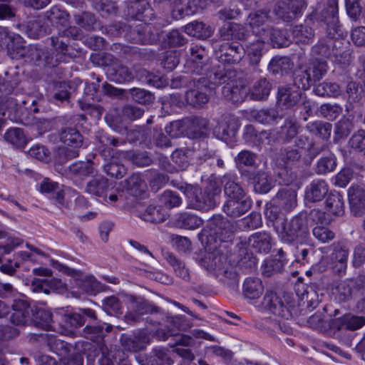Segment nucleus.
<instances>
[{"label": "nucleus", "instance_id": "nucleus-48", "mask_svg": "<svg viewBox=\"0 0 365 365\" xmlns=\"http://www.w3.org/2000/svg\"><path fill=\"white\" fill-rule=\"evenodd\" d=\"M185 32L189 36L197 38H206L211 36L212 31L209 26L200 21H193L185 26Z\"/></svg>", "mask_w": 365, "mask_h": 365}, {"label": "nucleus", "instance_id": "nucleus-8", "mask_svg": "<svg viewBox=\"0 0 365 365\" xmlns=\"http://www.w3.org/2000/svg\"><path fill=\"white\" fill-rule=\"evenodd\" d=\"M99 57L102 61V65L108 67L107 73L110 80L120 83L130 81L134 78L132 71L127 66L118 63L111 54L103 53Z\"/></svg>", "mask_w": 365, "mask_h": 365}, {"label": "nucleus", "instance_id": "nucleus-45", "mask_svg": "<svg viewBox=\"0 0 365 365\" xmlns=\"http://www.w3.org/2000/svg\"><path fill=\"white\" fill-rule=\"evenodd\" d=\"M265 42L263 39L257 37L256 41L250 43L245 50L247 54L250 63L257 66L261 60L262 56V51L264 49Z\"/></svg>", "mask_w": 365, "mask_h": 365}, {"label": "nucleus", "instance_id": "nucleus-26", "mask_svg": "<svg viewBox=\"0 0 365 365\" xmlns=\"http://www.w3.org/2000/svg\"><path fill=\"white\" fill-rule=\"evenodd\" d=\"M349 250L341 244L333 245V252L331 255V264L333 270L339 274L344 272L347 267Z\"/></svg>", "mask_w": 365, "mask_h": 365}, {"label": "nucleus", "instance_id": "nucleus-56", "mask_svg": "<svg viewBox=\"0 0 365 365\" xmlns=\"http://www.w3.org/2000/svg\"><path fill=\"white\" fill-rule=\"evenodd\" d=\"M120 158L128 159L139 167L148 166L152 163V159L147 152L135 153L133 151H121Z\"/></svg>", "mask_w": 365, "mask_h": 365}, {"label": "nucleus", "instance_id": "nucleus-52", "mask_svg": "<svg viewBox=\"0 0 365 365\" xmlns=\"http://www.w3.org/2000/svg\"><path fill=\"white\" fill-rule=\"evenodd\" d=\"M177 224L185 229L195 230L202 225V220L192 213L182 212L179 215Z\"/></svg>", "mask_w": 365, "mask_h": 365}, {"label": "nucleus", "instance_id": "nucleus-54", "mask_svg": "<svg viewBox=\"0 0 365 365\" xmlns=\"http://www.w3.org/2000/svg\"><path fill=\"white\" fill-rule=\"evenodd\" d=\"M4 139L9 143L16 147H23L27 143V138L22 129L12 128L4 134Z\"/></svg>", "mask_w": 365, "mask_h": 365}, {"label": "nucleus", "instance_id": "nucleus-29", "mask_svg": "<svg viewBox=\"0 0 365 365\" xmlns=\"http://www.w3.org/2000/svg\"><path fill=\"white\" fill-rule=\"evenodd\" d=\"M93 172L94 168L91 160L80 161L69 166L68 175L76 184H78L83 178L92 175Z\"/></svg>", "mask_w": 365, "mask_h": 365}, {"label": "nucleus", "instance_id": "nucleus-28", "mask_svg": "<svg viewBox=\"0 0 365 365\" xmlns=\"http://www.w3.org/2000/svg\"><path fill=\"white\" fill-rule=\"evenodd\" d=\"M272 200L273 205L285 211H290L297 205V192L293 189L283 188Z\"/></svg>", "mask_w": 365, "mask_h": 365}, {"label": "nucleus", "instance_id": "nucleus-6", "mask_svg": "<svg viewBox=\"0 0 365 365\" xmlns=\"http://www.w3.org/2000/svg\"><path fill=\"white\" fill-rule=\"evenodd\" d=\"M327 68L325 61H313L307 68L296 71L292 84L296 85L301 91L307 90L325 75Z\"/></svg>", "mask_w": 365, "mask_h": 365}, {"label": "nucleus", "instance_id": "nucleus-40", "mask_svg": "<svg viewBox=\"0 0 365 365\" xmlns=\"http://www.w3.org/2000/svg\"><path fill=\"white\" fill-rule=\"evenodd\" d=\"M96 138L99 143L98 149L101 153V155L106 159V158L114 155V150L110 148V146L113 145L116 147L122 143L120 142L118 139L109 136L103 133H99Z\"/></svg>", "mask_w": 365, "mask_h": 365}, {"label": "nucleus", "instance_id": "nucleus-34", "mask_svg": "<svg viewBox=\"0 0 365 365\" xmlns=\"http://www.w3.org/2000/svg\"><path fill=\"white\" fill-rule=\"evenodd\" d=\"M328 185L324 180H314L307 187L305 197L310 202L321 201L328 192Z\"/></svg>", "mask_w": 365, "mask_h": 365}, {"label": "nucleus", "instance_id": "nucleus-24", "mask_svg": "<svg viewBox=\"0 0 365 365\" xmlns=\"http://www.w3.org/2000/svg\"><path fill=\"white\" fill-rule=\"evenodd\" d=\"M348 198L351 212L361 215L365 212V189L361 186H351L348 190Z\"/></svg>", "mask_w": 365, "mask_h": 365}, {"label": "nucleus", "instance_id": "nucleus-64", "mask_svg": "<svg viewBox=\"0 0 365 365\" xmlns=\"http://www.w3.org/2000/svg\"><path fill=\"white\" fill-rule=\"evenodd\" d=\"M132 99L140 104H148L153 102V94L144 89L133 88L128 90Z\"/></svg>", "mask_w": 365, "mask_h": 365}, {"label": "nucleus", "instance_id": "nucleus-44", "mask_svg": "<svg viewBox=\"0 0 365 365\" xmlns=\"http://www.w3.org/2000/svg\"><path fill=\"white\" fill-rule=\"evenodd\" d=\"M62 319L66 324V327L60 328L59 331L63 334H69L73 329H77L84 324L83 317L76 312H66L62 317Z\"/></svg>", "mask_w": 365, "mask_h": 365}, {"label": "nucleus", "instance_id": "nucleus-39", "mask_svg": "<svg viewBox=\"0 0 365 365\" xmlns=\"http://www.w3.org/2000/svg\"><path fill=\"white\" fill-rule=\"evenodd\" d=\"M300 128L301 126L297 120L290 118H287L280 128L279 138L283 142L289 143L298 135Z\"/></svg>", "mask_w": 365, "mask_h": 365}, {"label": "nucleus", "instance_id": "nucleus-18", "mask_svg": "<svg viewBox=\"0 0 365 365\" xmlns=\"http://www.w3.org/2000/svg\"><path fill=\"white\" fill-rule=\"evenodd\" d=\"M237 126L234 118L230 116L222 118L213 129L214 135L225 143L231 141L235 136Z\"/></svg>", "mask_w": 365, "mask_h": 365}, {"label": "nucleus", "instance_id": "nucleus-16", "mask_svg": "<svg viewBox=\"0 0 365 365\" xmlns=\"http://www.w3.org/2000/svg\"><path fill=\"white\" fill-rule=\"evenodd\" d=\"M60 138L65 145L73 148L71 150L68 149L66 153V157L68 158L77 157L78 151L76 148L81 147L83 143L81 134L74 128H65L61 131Z\"/></svg>", "mask_w": 365, "mask_h": 365}, {"label": "nucleus", "instance_id": "nucleus-25", "mask_svg": "<svg viewBox=\"0 0 365 365\" xmlns=\"http://www.w3.org/2000/svg\"><path fill=\"white\" fill-rule=\"evenodd\" d=\"M257 37L263 39L264 42H270L273 46L283 47L289 44L285 34L279 29L272 26L262 28L257 32Z\"/></svg>", "mask_w": 365, "mask_h": 365}, {"label": "nucleus", "instance_id": "nucleus-37", "mask_svg": "<svg viewBox=\"0 0 365 365\" xmlns=\"http://www.w3.org/2000/svg\"><path fill=\"white\" fill-rule=\"evenodd\" d=\"M130 308L132 312L128 313L125 317L133 321H138L140 316L148 313H152L156 310V308L150 304L149 302L140 299H133L130 302Z\"/></svg>", "mask_w": 365, "mask_h": 365}, {"label": "nucleus", "instance_id": "nucleus-63", "mask_svg": "<svg viewBox=\"0 0 365 365\" xmlns=\"http://www.w3.org/2000/svg\"><path fill=\"white\" fill-rule=\"evenodd\" d=\"M123 349L128 351L137 352L145 348V345L137 336H122L120 339Z\"/></svg>", "mask_w": 365, "mask_h": 365}, {"label": "nucleus", "instance_id": "nucleus-17", "mask_svg": "<svg viewBox=\"0 0 365 365\" xmlns=\"http://www.w3.org/2000/svg\"><path fill=\"white\" fill-rule=\"evenodd\" d=\"M301 96L302 91L296 85L288 84L279 88L277 102L279 106L289 108L299 103Z\"/></svg>", "mask_w": 365, "mask_h": 365}, {"label": "nucleus", "instance_id": "nucleus-35", "mask_svg": "<svg viewBox=\"0 0 365 365\" xmlns=\"http://www.w3.org/2000/svg\"><path fill=\"white\" fill-rule=\"evenodd\" d=\"M46 17L38 16L29 20L25 26V31L29 37L37 38L47 33Z\"/></svg>", "mask_w": 365, "mask_h": 365}, {"label": "nucleus", "instance_id": "nucleus-46", "mask_svg": "<svg viewBox=\"0 0 365 365\" xmlns=\"http://www.w3.org/2000/svg\"><path fill=\"white\" fill-rule=\"evenodd\" d=\"M250 117L262 124H272L280 118L278 113L274 109L252 110Z\"/></svg>", "mask_w": 365, "mask_h": 365}, {"label": "nucleus", "instance_id": "nucleus-15", "mask_svg": "<svg viewBox=\"0 0 365 365\" xmlns=\"http://www.w3.org/2000/svg\"><path fill=\"white\" fill-rule=\"evenodd\" d=\"M9 51L12 58H24L25 61L37 63L43 57L46 63H51L46 53L35 46L17 47L16 51L14 50L13 51H11L9 48Z\"/></svg>", "mask_w": 365, "mask_h": 365}, {"label": "nucleus", "instance_id": "nucleus-41", "mask_svg": "<svg viewBox=\"0 0 365 365\" xmlns=\"http://www.w3.org/2000/svg\"><path fill=\"white\" fill-rule=\"evenodd\" d=\"M272 89L271 83L266 78L257 81L250 91V97L255 101H262L267 98Z\"/></svg>", "mask_w": 365, "mask_h": 365}, {"label": "nucleus", "instance_id": "nucleus-3", "mask_svg": "<svg viewBox=\"0 0 365 365\" xmlns=\"http://www.w3.org/2000/svg\"><path fill=\"white\" fill-rule=\"evenodd\" d=\"M221 187L218 182L210 180L203 190H195L193 196L189 197L188 205L192 209L209 210L219 202Z\"/></svg>", "mask_w": 365, "mask_h": 365}, {"label": "nucleus", "instance_id": "nucleus-42", "mask_svg": "<svg viewBox=\"0 0 365 365\" xmlns=\"http://www.w3.org/2000/svg\"><path fill=\"white\" fill-rule=\"evenodd\" d=\"M163 256L165 260L173 267L177 276L185 281L190 280L189 269L183 262L176 258L173 253L169 252H164Z\"/></svg>", "mask_w": 365, "mask_h": 365}, {"label": "nucleus", "instance_id": "nucleus-60", "mask_svg": "<svg viewBox=\"0 0 365 365\" xmlns=\"http://www.w3.org/2000/svg\"><path fill=\"white\" fill-rule=\"evenodd\" d=\"M292 34L297 42L309 43L314 34L312 28L307 25H297L292 30Z\"/></svg>", "mask_w": 365, "mask_h": 365}, {"label": "nucleus", "instance_id": "nucleus-43", "mask_svg": "<svg viewBox=\"0 0 365 365\" xmlns=\"http://www.w3.org/2000/svg\"><path fill=\"white\" fill-rule=\"evenodd\" d=\"M294 145L302 155L307 154L311 158L316 157L321 151V149L317 148L314 142L305 135H300L296 140Z\"/></svg>", "mask_w": 365, "mask_h": 365}, {"label": "nucleus", "instance_id": "nucleus-53", "mask_svg": "<svg viewBox=\"0 0 365 365\" xmlns=\"http://www.w3.org/2000/svg\"><path fill=\"white\" fill-rule=\"evenodd\" d=\"M71 86L68 82H56L53 85L51 98L56 102L68 101L71 95Z\"/></svg>", "mask_w": 365, "mask_h": 365}, {"label": "nucleus", "instance_id": "nucleus-12", "mask_svg": "<svg viewBox=\"0 0 365 365\" xmlns=\"http://www.w3.org/2000/svg\"><path fill=\"white\" fill-rule=\"evenodd\" d=\"M13 313L10 321L16 325H31L34 307L24 299H15L12 304Z\"/></svg>", "mask_w": 365, "mask_h": 365}, {"label": "nucleus", "instance_id": "nucleus-10", "mask_svg": "<svg viewBox=\"0 0 365 365\" xmlns=\"http://www.w3.org/2000/svg\"><path fill=\"white\" fill-rule=\"evenodd\" d=\"M304 7V0H280L275 6L274 12L284 21H291L298 18Z\"/></svg>", "mask_w": 365, "mask_h": 365}, {"label": "nucleus", "instance_id": "nucleus-7", "mask_svg": "<svg viewBox=\"0 0 365 365\" xmlns=\"http://www.w3.org/2000/svg\"><path fill=\"white\" fill-rule=\"evenodd\" d=\"M219 56H218V63L217 65H214L212 67V70L220 65H222L226 68H231L234 71H235L238 75V76L243 81L244 79L242 77V74L239 73L232 66L225 64H234L239 63L245 53V48L238 43H229L225 42L220 45L219 48Z\"/></svg>", "mask_w": 365, "mask_h": 365}, {"label": "nucleus", "instance_id": "nucleus-22", "mask_svg": "<svg viewBox=\"0 0 365 365\" xmlns=\"http://www.w3.org/2000/svg\"><path fill=\"white\" fill-rule=\"evenodd\" d=\"M127 14L133 19L145 21L151 19L153 13L146 0H135L128 4Z\"/></svg>", "mask_w": 365, "mask_h": 365}, {"label": "nucleus", "instance_id": "nucleus-61", "mask_svg": "<svg viewBox=\"0 0 365 365\" xmlns=\"http://www.w3.org/2000/svg\"><path fill=\"white\" fill-rule=\"evenodd\" d=\"M110 161L103 166L105 173L113 178H122L126 173L125 168L123 165L117 163L114 155L109 156Z\"/></svg>", "mask_w": 365, "mask_h": 365}, {"label": "nucleus", "instance_id": "nucleus-36", "mask_svg": "<svg viewBox=\"0 0 365 365\" xmlns=\"http://www.w3.org/2000/svg\"><path fill=\"white\" fill-rule=\"evenodd\" d=\"M222 182L224 183V191L228 199H236L247 197L243 189L237 182V177L227 174L224 175Z\"/></svg>", "mask_w": 365, "mask_h": 365}, {"label": "nucleus", "instance_id": "nucleus-38", "mask_svg": "<svg viewBox=\"0 0 365 365\" xmlns=\"http://www.w3.org/2000/svg\"><path fill=\"white\" fill-rule=\"evenodd\" d=\"M192 54V72L199 76H208L212 68L208 63H202V61H197L203 58V50H200L197 46L190 48Z\"/></svg>", "mask_w": 365, "mask_h": 365}, {"label": "nucleus", "instance_id": "nucleus-31", "mask_svg": "<svg viewBox=\"0 0 365 365\" xmlns=\"http://www.w3.org/2000/svg\"><path fill=\"white\" fill-rule=\"evenodd\" d=\"M272 21L269 11L264 9L252 11L247 18V24L257 32L262 28L269 26L268 23Z\"/></svg>", "mask_w": 365, "mask_h": 365}, {"label": "nucleus", "instance_id": "nucleus-49", "mask_svg": "<svg viewBox=\"0 0 365 365\" xmlns=\"http://www.w3.org/2000/svg\"><path fill=\"white\" fill-rule=\"evenodd\" d=\"M157 4H166L170 6L176 7L185 4V7H181L178 10L185 15H192L198 11V6L195 0H154Z\"/></svg>", "mask_w": 365, "mask_h": 365}, {"label": "nucleus", "instance_id": "nucleus-58", "mask_svg": "<svg viewBox=\"0 0 365 365\" xmlns=\"http://www.w3.org/2000/svg\"><path fill=\"white\" fill-rule=\"evenodd\" d=\"M292 67V63L289 58L287 56H276L274 57L269 62L268 69L274 74L280 72H287Z\"/></svg>", "mask_w": 365, "mask_h": 365}, {"label": "nucleus", "instance_id": "nucleus-27", "mask_svg": "<svg viewBox=\"0 0 365 365\" xmlns=\"http://www.w3.org/2000/svg\"><path fill=\"white\" fill-rule=\"evenodd\" d=\"M249 245L258 252L267 254L273 245V238L268 232H257L249 237Z\"/></svg>", "mask_w": 365, "mask_h": 365}, {"label": "nucleus", "instance_id": "nucleus-19", "mask_svg": "<svg viewBox=\"0 0 365 365\" xmlns=\"http://www.w3.org/2000/svg\"><path fill=\"white\" fill-rule=\"evenodd\" d=\"M134 32L133 40L135 42L141 44H151L159 40L162 30L153 24H145L143 26H138Z\"/></svg>", "mask_w": 365, "mask_h": 365}, {"label": "nucleus", "instance_id": "nucleus-32", "mask_svg": "<svg viewBox=\"0 0 365 365\" xmlns=\"http://www.w3.org/2000/svg\"><path fill=\"white\" fill-rule=\"evenodd\" d=\"M264 292L262 280L257 277H247L242 286V294L246 299L253 300L258 299Z\"/></svg>", "mask_w": 365, "mask_h": 365}, {"label": "nucleus", "instance_id": "nucleus-23", "mask_svg": "<svg viewBox=\"0 0 365 365\" xmlns=\"http://www.w3.org/2000/svg\"><path fill=\"white\" fill-rule=\"evenodd\" d=\"M330 59L341 68L349 66L352 57L349 42L342 38L339 41H336V46Z\"/></svg>", "mask_w": 365, "mask_h": 365}, {"label": "nucleus", "instance_id": "nucleus-2", "mask_svg": "<svg viewBox=\"0 0 365 365\" xmlns=\"http://www.w3.org/2000/svg\"><path fill=\"white\" fill-rule=\"evenodd\" d=\"M281 210L279 206L273 205L272 200L265 212L266 217L272 222L281 241L287 244L305 241L309 235L307 214L300 212L287 221L280 212Z\"/></svg>", "mask_w": 365, "mask_h": 365}, {"label": "nucleus", "instance_id": "nucleus-30", "mask_svg": "<svg viewBox=\"0 0 365 365\" xmlns=\"http://www.w3.org/2000/svg\"><path fill=\"white\" fill-rule=\"evenodd\" d=\"M31 325L46 331L56 329V322L53 319L51 313L36 307H34Z\"/></svg>", "mask_w": 365, "mask_h": 365}, {"label": "nucleus", "instance_id": "nucleus-57", "mask_svg": "<svg viewBox=\"0 0 365 365\" xmlns=\"http://www.w3.org/2000/svg\"><path fill=\"white\" fill-rule=\"evenodd\" d=\"M101 356L98 359L100 365H114V361L118 358L119 360H123L124 358H121L124 356L123 351L119 349H108L106 346H101Z\"/></svg>", "mask_w": 365, "mask_h": 365}, {"label": "nucleus", "instance_id": "nucleus-13", "mask_svg": "<svg viewBox=\"0 0 365 365\" xmlns=\"http://www.w3.org/2000/svg\"><path fill=\"white\" fill-rule=\"evenodd\" d=\"M343 36V31H340L339 34H329L327 31V35L322 37L318 43L312 47V53L316 56L330 59L336 46V41H339Z\"/></svg>", "mask_w": 365, "mask_h": 365}, {"label": "nucleus", "instance_id": "nucleus-55", "mask_svg": "<svg viewBox=\"0 0 365 365\" xmlns=\"http://www.w3.org/2000/svg\"><path fill=\"white\" fill-rule=\"evenodd\" d=\"M170 358L164 349L156 348L145 356V365H165L169 364Z\"/></svg>", "mask_w": 365, "mask_h": 365}, {"label": "nucleus", "instance_id": "nucleus-5", "mask_svg": "<svg viewBox=\"0 0 365 365\" xmlns=\"http://www.w3.org/2000/svg\"><path fill=\"white\" fill-rule=\"evenodd\" d=\"M200 264L207 270L213 272L216 277L222 276L230 279L237 277L234 267L227 263V256L220 250L206 253L200 259Z\"/></svg>", "mask_w": 365, "mask_h": 365}, {"label": "nucleus", "instance_id": "nucleus-51", "mask_svg": "<svg viewBox=\"0 0 365 365\" xmlns=\"http://www.w3.org/2000/svg\"><path fill=\"white\" fill-rule=\"evenodd\" d=\"M314 92L319 96L337 97L341 95V89L336 83L324 81L317 85Z\"/></svg>", "mask_w": 365, "mask_h": 365}, {"label": "nucleus", "instance_id": "nucleus-47", "mask_svg": "<svg viewBox=\"0 0 365 365\" xmlns=\"http://www.w3.org/2000/svg\"><path fill=\"white\" fill-rule=\"evenodd\" d=\"M328 210L336 215H341L344 212V202L342 195L336 191L331 192L326 200Z\"/></svg>", "mask_w": 365, "mask_h": 365}, {"label": "nucleus", "instance_id": "nucleus-50", "mask_svg": "<svg viewBox=\"0 0 365 365\" xmlns=\"http://www.w3.org/2000/svg\"><path fill=\"white\" fill-rule=\"evenodd\" d=\"M331 128V124L323 121H314L309 123L306 125V129L309 133L314 135H318L324 140L329 138Z\"/></svg>", "mask_w": 365, "mask_h": 365}, {"label": "nucleus", "instance_id": "nucleus-14", "mask_svg": "<svg viewBox=\"0 0 365 365\" xmlns=\"http://www.w3.org/2000/svg\"><path fill=\"white\" fill-rule=\"evenodd\" d=\"M208 227L211 234L216 235L222 242L230 240L232 237V228L230 221L222 216L214 215L208 220Z\"/></svg>", "mask_w": 365, "mask_h": 365}, {"label": "nucleus", "instance_id": "nucleus-21", "mask_svg": "<svg viewBox=\"0 0 365 365\" xmlns=\"http://www.w3.org/2000/svg\"><path fill=\"white\" fill-rule=\"evenodd\" d=\"M99 88V84L96 83H87L84 94L85 98L79 101V104L82 110H89V113L95 118H100L101 115V109L100 107L93 106L89 101L97 98V91Z\"/></svg>", "mask_w": 365, "mask_h": 365}, {"label": "nucleus", "instance_id": "nucleus-11", "mask_svg": "<svg viewBox=\"0 0 365 365\" xmlns=\"http://www.w3.org/2000/svg\"><path fill=\"white\" fill-rule=\"evenodd\" d=\"M320 19L327 24L328 34H339L342 31L338 17V0H327L320 13Z\"/></svg>", "mask_w": 365, "mask_h": 365}, {"label": "nucleus", "instance_id": "nucleus-62", "mask_svg": "<svg viewBox=\"0 0 365 365\" xmlns=\"http://www.w3.org/2000/svg\"><path fill=\"white\" fill-rule=\"evenodd\" d=\"M103 309L110 315H118L123 313L122 304L115 296H110L103 300Z\"/></svg>", "mask_w": 365, "mask_h": 365}, {"label": "nucleus", "instance_id": "nucleus-1", "mask_svg": "<svg viewBox=\"0 0 365 365\" xmlns=\"http://www.w3.org/2000/svg\"><path fill=\"white\" fill-rule=\"evenodd\" d=\"M225 84L222 93L225 98L234 102L243 101L247 95V89L243 81L237 72L231 68L222 65L215 67L209 76H200L189 83L185 99L193 107H200L208 102V93L214 86Z\"/></svg>", "mask_w": 365, "mask_h": 365}, {"label": "nucleus", "instance_id": "nucleus-33", "mask_svg": "<svg viewBox=\"0 0 365 365\" xmlns=\"http://www.w3.org/2000/svg\"><path fill=\"white\" fill-rule=\"evenodd\" d=\"M110 187L109 181L102 175H96L88 181L85 187V192L97 197H103Z\"/></svg>", "mask_w": 365, "mask_h": 365}, {"label": "nucleus", "instance_id": "nucleus-9", "mask_svg": "<svg viewBox=\"0 0 365 365\" xmlns=\"http://www.w3.org/2000/svg\"><path fill=\"white\" fill-rule=\"evenodd\" d=\"M309 217L315 223L312 234L319 242L328 243L335 237V233L329 226L324 212L314 209L310 212Z\"/></svg>", "mask_w": 365, "mask_h": 365}, {"label": "nucleus", "instance_id": "nucleus-4", "mask_svg": "<svg viewBox=\"0 0 365 365\" xmlns=\"http://www.w3.org/2000/svg\"><path fill=\"white\" fill-rule=\"evenodd\" d=\"M287 296H284L282 299L276 292L267 289L257 308L262 312L288 319L292 317L295 307V302H289Z\"/></svg>", "mask_w": 365, "mask_h": 365}, {"label": "nucleus", "instance_id": "nucleus-20", "mask_svg": "<svg viewBox=\"0 0 365 365\" xmlns=\"http://www.w3.org/2000/svg\"><path fill=\"white\" fill-rule=\"evenodd\" d=\"M252 202L249 197L227 199L223 205V211L231 217H239L246 213L252 207Z\"/></svg>", "mask_w": 365, "mask_h": 365}, {"label": "nucleus", "instance_id": "nucleus-59", "mask_svg": "<svg viewBox=\"0 0 365 365\" xmlns=\"http://www.w3.org/2000/svg\"><path fill=\"white\" fill-rule=\"evenodd\" d=\"M43 16L46 17V21L48 20L53 24L61 26H66L68 20V14L57 6L51 8Z\"/></svg>", "mask_w": 365, "mask_h": 365}]
</instances>
